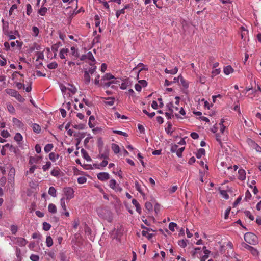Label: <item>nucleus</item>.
I'll return each mask as SVG.
<instances>
[{
  "mask_svg": "<svg viewBox=\"0 0 261 261\" xmlns=\"http://www.w3.org/2000/svg\"><path fill=\"white\" fill-rule=\"evenodd\" d=\"M98 216L106 220L109 222H111L113 220V216L112 212L106 208H100L98 210Z\"/></svg>",
  "mask_w": 261,
  "mask_h": 261,
  "instance_id": "f257e3e1",
  "label": "nucleus"
},
{
  "mask_svg": "<svg viewBox=\"0 0 261 261\" xmlns=\"http://www.w3.org/2000/svg\"><path fill=\"white\" fill-rule=\"evenodd\" d=\"M245 242L251 245H255L258 243L257 236L253 233L247 232L244 237Z\"/></svg>",
  "mask_w": 261,
  "mask_h": 261,
  "instance_id": "f03ea898",
  "label": "nucleus"
},
{
  "mask_svg": "<svg viewBox=\"0 0 261 261\" xmlns=\"http://www.w3.org/2000/svg\"><path fill=\"white\" fill-rule=\"evenodd\" d=\"M7 92L8 94L12 96H13L16 98V99L19 102H23L25 100L21 95L15 90L14 89H7Z\"/></svg>",
  "mask_w": 261,
  "mask_h": 261,
  "instance_id": "7ed1b4c3",
  "label": "nucleus"
},
{
  "mask_svg": "<svg viewBox=\"0 0 261 261\" xmlns=\"http://www.w3.org/2000/svg\"><path fill=\"white\" fill-rule=\"evenodd\" d=\"M64 192L67 200H70L73 197L74 191L72 188H65L64 190Z\"/></svg>",
  "mask_w": 261,
  "mask_h": 261,
  "instance_id": "20e7f679",
  "label": "nucleus"
},
{
  "mask_svg": "<svg viewBox=\"0 0 261 261\" xmlns=\"http://www.w3.org/2000/svg\"><path fill=\"white\" fill-rule=\"evenodd\" d=\"M12 240L16 241L15 243L18 245L20 246H24L27 243V240L25 239L22 238L13 237Z\"/></svg>",
  "mask_w": 261,
  "mask_h": 261,
  "instance_id": "39448f33",
  "label": "nucleus"
},
{
  "mask_svg": "<svg viewBox=\"0 0 261 261\" xmlns=\"http://www.w3.org/2000/svg\"><path fill=\"white\" fill-rule=\"evenodd\" d=\"M97 176V178L101 181H106L110 178V175L107 172H100Z\"/></svg>",
  "mask_w": 261,
  "mask_h": 261,
  "instance_id": "423d86ee",
  "label": "nucleus"
},
{
  "mask_svg": "<svg viewBox=\"0 0 261 261\" xmlns=\"http://www.w3.org/2000/svg\"><path fill=\"white\" fill-rule=\"evenodd\" d=\"M99 154L98 156V158L99 159H103L105 160H107L109 159V150L107 148L105 149L103 152L101 153V152H99Z\"/></svg>",
  "mask_w": 261,
  "mask_h": 261,
  "instance_id": "0eeeda50",
  "label": "nucleus"
},
{
  "mask_svg": "<svg viewBox=\"0 0 261 261\" xmlns=\"http://www.w3.org/2000/svg\"><path fill=\"white\" fill-rule=\"evenodd\" d=\"M15 175V169L14 167H11L8 174V180H13L14 179Z\"/></svg>",
  "mask_w": 261,
  "mask_h": 261,
  "instance_id": "6e6552de",
  "label": "nucleus"
},
{
  "mask_svg": "<svg viewBox=\"0 0 261 261\" xmlns=\"http://www.w3.org/2000/svg\"><path fill=\"white\" fill-rule=\"evenodd\" d=\"M238 179L241 180H244L246 178L245 171L243 169H240L238 170Z\"/></svg>",
  "mask_w": 261,
  "mask_h": 261,
  "instance_id": "1a4fd4ad",
  "label": "nucleus"
},
{
  "mask_svg": "<svg viewBox=\"0 0 261 261\" xmlns=\"http://www.w3.org/2000/svg\"><path fill=\"white\" fill-rule=\"evenodd\" d=\"M132 203L133 205H134L136 207V210L137 212H138L139 214H141V207L137 201V200L135 199H133L132 200Z\"/></svg>",
  "mask_w": 261,
  "mask_h": 261,
  "instance_id": "9d476101",
  "label": "nucleus"
},
{
  "mask_svg": "<svg viewBox=\"0 0 261 261\" xmlns=\"http://www.w3.org/2000/svg\"><path fill=\"white\" fill-rule=\"evenodd\" d=\"M12 122L15 125H16L17 127H18L19 128H21L24 125L21 121H20L19 119H18L16 118H13Z\"/></svg>",
  "mask_w": 261,
  "mask_h": 261,
  "instance_id": "9b49d317",
  "label": "nucleus"
},
{
  "mask_svg": "<svg viewBox=\"0 0 261 261\" xmlns=\"http://www.w3.org/2000/svg\"><path fill=\"white\" fill-rule=\"evenodd\" d=\"M223 71L225 74L228 75L233 72V69L230 65H228L224 68Z\"/></svg>",
  "mask_w": 261,
  "mask_h": 261,
  "instance_id": "f8f14e48",
  "label": "nucleus"
},
{
  "mask_svg": "<svg viewBox=\"0 0 261 261\" xmlns=\"http://www.w3.org/2000/svg\"><path fill=\"white\" fill-rule=\"evenodd\" d=\"M81 153L83 157L87 161H90L91 160V158L88 155L87 152L83 148L81 150Z\"/></svg>",
  "mask_w": 261,
  "mask_h": 261,
  "instance_id": "ddd939ff",
  "label": "nucleus"
},
{
  "mask_svg": "<svg viewBox=\"0 0 261 261\" xmlns=\"http://www.w3.org/2000/svg\"><path fill=\"white\" fill-rule=\"evenodd\" d=\"M49 159L53 162H55L57 159L59 157L58 154H56L55 152H50L48 155Z\"/></svg>",
  "mask_w": 261,
  "mask_h": 261,
  "instance_id": "4468645a",
  "label": "nucleus"
},
{
  "mask_svg": "<svg viewBox=\"0 0 261 261\" xmlns=\"http://www.w3.org/2000/svg\"><path fill=\"white\" fill-rule=\"evenodd\" d=\"M60 170L59 168L56 167L54 168L53 170H51L50 174L52 176L55 177H58L60 175Z\"/></svg>",
  "mask_w": 261,
  "mask_h": 261,
  "instance_id": "2eb2a0df",
  "label": "nucleus"
},
{
  "mask_svg": "<svg viewBox=\"0 0 261 261\" xmlns=\"http://www.w3.org/2000/svg\"><path fill=\"white\" fill-rule=\"evenodd\" d=\"M48 211L53 214H55L57 212V208L55 204L50 203L48 206Z\"/></svg>",
  "mask_w": 261,
  "mask_h": 261,
  "instance_id": "dca6fc26",
  "label": "nucleus"
},
{
  "mask_svg": "<svg viewBox=\"0 0 261 261\" xmlns=\"http://www.w3.org/2000/svg\"><path fill=\"white\" fill-rule=\"evenodd\" d=\"M84 77L85 83L88 85L90 82V76L88 72L86 70L84 71Z\"/></svg>",
  "mask_w": 261,
  "mask_h": 261,
  "instance_id": "f3484780",
  "label": "nucleus"
},
{
  "mask_svg": "<svg viewBox=\"0 0 261 261\" xmlns=\"http://www.w3.org/2000/svg\"><path fill=\"white\" fill-rule=\"evenodd\" d=\"M205 150L203 148H200L198 151L197 153L196 154V156L197 159H200L201 158L202 155H205Z\"/></svg>",
  "mask_w": 261,
  "mask_h": 261,
  "instance_id": "a211bd4d",
  "label": "nucleus"
},
{
  "mask_svg": "<svg viewBox=\"0 0 261 261\" xmlns=\"http://www.w3.org/2000/svg\"><path fill=\"white\" fill-rule=\"evenodd\" d=\"M115 79L114 76H113L110 73H106L103 76H102L101 81H106V80H110L111 79Z\"/></svg>",
  "mask_w": 261,
  "mask_h": 261,
  "instance_id": "6ab92c4d",
  "label": "nucleus"
},
{
  "mask_svg": "<svg viewBox=\"0 0 261 261\" xmlns=\"http://www.w3.org/2000/svg\"><path fill=\"white\" fill-rule=\"evenodd\" d=\"M68 51H69V50L67 48L62 49L60 50V53H59L60 57L61 58V59H65V54L67 55V53Z\"/></svg>",
  "mask_w": 261,
  "mask_h": 261,
  "instance_id": "aec40b11",
  "label": "nucleus"
},
{
  "mask_svg": "<svg viewBox=\"0 0 261 261\" xmlns=\"http://www.w3.org/2000/svg\"><path fill=\"white\" fill-rule=\"evenodd\" d=\"M210 252L211 251L210 250L205 249L204 251V255L201 257L200 261H205L206 259L208 257Z\"/></svg>",
  "mask_w": 261,
  "mask_h": 261,
  "instance_id": "412c9836",
  "label": "nucleus"
},
{
  "mask_svg": "<svg viewBox=\"0 0 261 261\" xmlns=\"http://www.w3.org/2000/svg\"><path fill=\"white\" fill-rule=\"evenodd\" d=\"M48 194L53 197H56L57 196L56 189L54 187H50L49 188Z\"/></svg>",
  "mask_w": 261,
  "mask_h": 261,
  "instance_id": "4be33fe9",
  "label": "nucleus"
},
{
  "mask_svg": "<svg viewBox=\"0 0 261 261\" xmlns=\"http://www.w3.org/2000/svg\"><path fill=\"white\" fill-rule=\"evenodd\" d=\"M167 124L168 126L165 128V130L168 134L171 135L172 133V131H171L172 124L171 122H167Z\"/></svg>",
  "mask_w": 261,
  "mask_h": 261,
  "instance_id": "5701e85b",
  "label": "nucleus"
},
{
  "mask_svg": "<svg viewBox=\"0 0 261 261\" xmlns=\"http://www.w3.org/2000/svg\"><path fill=\"white\" fill-rule=\"evenodd\" d=\"M179 78L180 81L181 82V84L182 85V86L186 89L188 88L189 86L188 82L185 81L184 77L181 75H179Z\"/></svg>",
  "mask_w": 261,
  "mask_h": 261,
  "instance_id": "b1692460",
  "label": "nucleus"
},
{
  "mask_svg": "<svg viewBox=\"0 0 261 261\" xmlns=\"http://www.w3.org/2000/svg\"><path fill=\"white\" fill-rule=\"evenodd\" d=\"M108 101H105V103L109 106H113L114 103L115 98L110 97L106 98Z\"/></svg>",
  "mask_w": 261,
  "mask_h": 261,
  "instance_id": "393cba45",
  "label": "nucleus"
},
{
  "mask_svg": "<svg viewBox=\"0 0 261 261\" xmlns=\"http://www.w3.org/2000/svg\"><path fill=\"white\" fill-rule=\"evenodd\" d=\"M112 149L115 154L118 153L120 151L119 146L115 143L112 144Z\"/></svg>",
  "mask_w": 261,
  "mask_h": 261,
  "instance_id": "a878e982",
  "label": "nucleus"
},
{
  "mask_svg": "<svg viewBox=\"0 0 261 261\" xmlns=\"http://www.w3.org/2000/svg\"><path fill=\"white\" fill-rule=\"evenodd\" d=\"M14 140L17 142L18 144L20 143L22 140V136L19 133H17L14 138Z\"/></svg>",
  "mask_w": 261,
  "mask_h": 261,
  "instance_id": "bb28decb",
  "label": "nucleus"
},
{
  "mask_svg": "<svg viewBox=\"0 0 261 261\" xmlns=\"http://www.w3.org/2000/svg\"><path fill=\"white\" fill-rule=\"evenodd\" d=\"M32 129L34 132L37 133H40L41 130L40 126L38 124L36 123L33 124Z\"/></svg>",
  "mask_w": 261,
  "mask_h": 261,
  "instance_id": "cd10ccee",
  "label": "nucleus"
},
{
  "mask_svg": "<svg viewBox=\"0 0 261 261\" xmlns=\"http://www.w3.org/2000/svg\"><path fill=\"white\" fill-rule=\"evenodd\" d=\"M251 142L252 143L253 148L255 149L257 152L261 153V147L252 140H251Z\"/></svg>",
  "mask_w": 261,
  "mask_h": 261,
  "instance_id": "c85d7f7f",
  "label": "nucleus"
},
{
  "mask_svg": "<svg viewBox=\"0 0 261 261\" xmlns=\"http://www.w3.org/2000/svg\"><path fill=\"white\" fill-rule=\"evenodd\" d=\"M46 246L48 247H51L53 244V241L50 236H47L46 239Z\"/></svg>",
  "mask_w": 261,
  "mask_h": 261,
  "instance_id": "c756f323",
  "label": "nucleus"
},
{
  "mask_svg": "<svg viewBox=\"0 0 261 261\" xmlns=\"http://www.w3.org/2000/svg\"><path fill=\"white\" fill-rule=\"evenodd\" d=\"M187 242H188L187 240H181L178 242V244L181 247L185 248L187 246Z\"/></svg>",
  "mask_w": 261,
  "mask_h": 261,
  "instance_id": "7c9ffc66",
  "label": "nucleus"
},
{
  "mask_svg": "<svg viewBox=\"0 0 261 261\" xmlns=\"http://www.w3.org/2000/svg\"><path fill=\"white\" fill-rule=\"evenodd\" d=\"M53 147L54 145L53 144H47L44 147V151L48 153L53 148Z\"/></svg>",
  "mask_w": 261,
  "mask_h": 261,
  "instance_id": "2f4dec72",
  "label": "nucleus"
},
{
  "mask_svg": "<svg viewBox=\"0 0 261 261\" xmlns=\"http://www.w3.org/2000/svg\"><path fill=\"white\" fill-rule=\"evenodd\" d=\"M10 151L12 152H13L16 155L19 154L20 150L18 148H17L16 147H15L13 145H11Z\"/></svg>",
  "mask_w": 261,
  "mask_h": 261,
  "instance_id": "473e14b6",
  "label": "nucleus"
},
{
  "mask_svg": "<svg viewBox=\"0 0 261 261\" xmlns=\"http://www.w3.org/2000/svg\"><path fill=\"white\" fill-rule=\"evenodd\" d=\"M47 67L50 69H55L58 67V64L56 62H53L48 64Z\"/></svg>",
  "mask_w": 261,
  "mask_h": 261,
  "instance_id": "72a5a7b5",
  "label": "nucleus"
},
{
  "mask_svg": "<svg viewBox=\"0 0 261 261\" xmlns=\"http://www.w3.org/2000/svg\"><path fill=\"white\" fill-rule=\"evenodd\" d=\"M40 49V46L39 45H38V44H37L36 43H34L33 45L32 46H31L30 48V51L31 52H32L33 51H34L35 49L38 50Z\"/></svg>",
  "mask_w": 261,
  "mask_h": 261,
  "instance_id": "f704fd0d",
  "label": "nucleus"
},
{
  "mask_svg": "<svg viewBox=\"0 0 261 261\" xmlns=\"http://www.w3.org/2000/svg\"><path fill=\"white\" fill-rule=\"evenodd\" d=\"M178 146L176 144H174L171 146L170 148V151L172 153L175 152L176 154H177V152H178Z\"/></svg>",
  "mask_w": 261,
  "mask_h": 261,
  "instance_id": "c9c22d12",
  "label": "nucleus"
},
{
  "mask_svg": "<svg viewBox=\"0 0 261 261\" xmlns=\"http://www.w3.org/2000/svg\"><path fill=\"white\" fill-rule=\"evenodd\" d=\"M10 229H11L12 233L13 234H15L17 232L18 228V227L17 225H12L11 226Z\"/></svg>",
  "mask_w": 261,
  "mask_h": 261,
  "instance_id": "e433bc0d",
  "label": "nucleus"
},
{
  "mask_svg": "<svg viewBox=\"0 0 261 261\" xmlns=\"http://www.w3.org/2000/svg\"><path fill=\"white\" fill-rule=\"evenodd\" d=\"M251 253L254 256H257L258 254V251L257 249L251 247V248L249 250Z\"/></svg>",
  "mask_w": 261,
  "mask_h": 261,
  "instance_id": "4c0bfd02",
  "label": "nucleus"
},
{
  "mask_svg": "<svg viewBox=\"0 0 261 261\" xmlns=\"http://www.w3.org/2000/svg\"><path fill=\"white\" fill-rule=\"evenodd\" d=\"M51 228V225L47 222L43 223V229L45 231L49 230Z\"/></svg>",
  "mask_w": 261,
  "mask_h": 261,
  "instance_id": "58836bf2",
  "label": "nucleus"
},
{
  "mask_svg": "<svg viewBox=\"0 0 261 261\" xmlns=\"http://www.w3.org/2000/svg\"><path fill=\"white\" fill-rule=\"evenodd\" d=\"M177 225L176 223L174 222H170L169 224V229L172 232L175 231V227H177Z\"/></svg>",
  "mask_w": 261,
  "mask_h": 261,
  "instance_id": "ea45409f",
  "label": "nucleus"
},
{
  "mask_svg": "<svg viewBox=\"0 0 261 261\" xmlns=\"http://www.w3.org/2000/svg\"><path fill=\"white\" fill-rule=\"evenodd\" d=\"M47 8L46 7H41L39 10H38V13H39L41 16L45 15V13L47 12Z\"/></svg>",
  "mask_w": 261,
  "mask_h": 261,
  "instance_id": "a19ab883",
  "label": "nucleus"
},
{
  "mask_svg": "<svg viewBox=\"0 0 261 261\" xmlns=\"http://www.w3.org/2000/svg\"><path fill=\"white\" fill-rule=\"evenodd\" d=\"M117 185V184L115 179H111L109 181V186L112 189L115 188Z\"/></svg>",
  "mask_w": 261,
  "mask_h": 261,
  "instance_id": "79ce46f5",
  "label": "nucleus"
},
{
  "mask_svg": "<svg viewBox=\"0 0 261 261\" xmlns=\"http://www.w3.org/2000/svg\"><path fill=\"white\" fill-rule=\"evenodd\" d=\"M113 132L114 134H118V135H122V136H123L124 137H127L128 136V135H127V134L126 133L122 132L121 130H113Z\"/></svg>",
  "mask_w": 261,
  "mask_h": 261,
  "instance_id": "37998d69",
  "label": "nucleus"
},
{
  "mask_svg": "<svg viewBox=\"0 0 261 261\" xmlns=\"http://www.w3.org/2000/svg\"><path fill=\"white\" fill-rule=\"evenodd\" d=\"M51 163L49 161L46 162V164L42 166V169L44 171H47L51 166Z\"/></svg>",
  "mask_w": 261,
  "mask_h": 261,
  "instance_id": "c03bdc74",
  "label": "nucleus"
},
{
  "mask_svg": "<svg viewBox=\"0 0 261 261\" xmlns=\"http://www.w3.org/2000/svg\"><path fill=\"white\" fill-rule=\"evenodd\" d=\"M114 83H116V82L110 81V82H103V83H101V86H102L103 87H104L105 88H108L111 85V84H113Z\"/></svg>",
  "mask_w": 261,
  "mask_h": 261,
  "instance_id": "a18cd8bd",
  "label": "nucleus"
},
{
  "mask_svg": "<svg viewBox=\"0 0 261 261\" xmlns=\"http://www.w3.org/2000/svg\"><path fill=\"white\" fill-rule=\"evenodd\" d=\"M1 135L3 138H7L10 136L9 133L7 130H2L1 132Z\"/></svg>",
  "mask_w": 261,
  "mask_h": 261,
  "instance_id": "49530a36",
  "label": "nucleus"
},
{
  "mask_svg": "<svg viewBox=\"0 0 261 261\" xmlns=\"http://www.w3.org/2000/svg\"><path fill=\"white\" fill-rule=\"evenodd\" d=\"M87 178L84 176H81L77 178V182L79 184H83L86 182Z\"/></svg>",
  "mask_w": 261,
  "mask_h": 261,
  "instance_id": "de8ad7c7",
  "label": "nucleus"
},
{
  "mask_svg": "<svg viewBox=\"0 0 261 261\" xmlns=\"http://www.w3.org/2000/svg\"><path fill=\"white\" fill-rule=\"evenodd\" d=\"M95 24L96 27H98L100 24V21L99 16L98 15H96L94 16Z\"/></svg>",
  "mask_w": 261,
  "mask_h": 261,
  "instance_id": "09e8293b",
  "label": "nucleus"
},
{
  "mask_svg": "<svg viewBox=\"0 0 261 261\" xmlns=\"http://www.w3.org/2000/svg\"><path fill=\"white\" fill-rule=\"evenodd\" d=\"M61 205L64 211H66V206L65 202V198L63 197L60 200Z\"/></svg>",
  "mask_w": 261,
  "mask_h": 261,
  "instance_id": "8fccbe9b",
  "label": "nucleus"
},
{
  "mask_svg": "<svg viewBox=\"0 0 261 261\" xmlns=\"http://www.w3.org/2000/svg\"><path fill=\"white\" fill-rule=\"evenodd\" d=\"M60 43H56L55 44H53L51 47V50L54 52H57L58 50V48L60 46Z\"/></svg>",
  "mask_w": 261,
  "mask_h": 261,
  "instance_id": "3c124183",
  "label": "nucleus"
},
{
  "mask_svg": "<svg viewBox=\"0 0 261 261\" xmlns=\"http://www.w3.org/2000/svg\"><path fill=\"white\" fill-rule=\"evenodd\" d=\"M71 53L72 55L75 57H79V54L77 49L73 46L71 47Z\"/></svg>",
  "mask_w": 261,
  "mask_h": 261,
  "instance_id": "603ef678",
  "label": "nucleus"
},
{
  "mask_svg": "<svg viewBox=\"0 0 261 261\" xmlns=\"http://www.w3.org/2000/svg\"><path fill=\"white\" fill-rule=\"evenodd\" d=\"M26 7H27V14L28 15H30L32 11L31 5L30 4H27L26 5Z\"/></svg>",
  "mask_w": 261,
  "mask_h": 261,
  "instance_id": "864d4df0",
  "label": "nucleus"
},
{
  "mask_svg": "<svg viewBox=\"0 0 261 261\" xmlns=\"http://www.w3.org/2000/svg\"><path fill=\"white\" fill-rule=\"evenodd\" d=\"M87 58H88L89 60L94 62L95 59L94 58V56L91 52H88L87 54L86 55Z\"/></svg>",
  "mask_w": 261,
  "mask_h": 261,
  "instance_id": "5fc2aeb1",
  "label": "nucleus"
},
{
  "mask_svg": "<svg viewBox=\"0 0 261 261\" xmlns=\"http://www.w3.org/2000/svg\"><path fill=\"white\" fill-rule=\"evenodd\" d=\"M244 214L246 216L248 217L251 220H254V216L251 214V213L248 211H246L244 212Z\"/></svg>",
  "mask_w": 261,
  "mask_h": 261,
  "instance_id": "6e6d98bb",
  "label": "nucleus"
},
{
  "mask_svg": "<svg viewBox=\"0 0 261 261\" xmlns=\"http://www.w3.org/2000/svg\"><path fill=\"white\" fill-rule=\"evenodd\" d=\"M95 118L94 116H90L89 119L88 125L90 128L94 127V125L91 123L92 120H94Z\"/></svg>",
  "mask_w": 261,
  "mask_h": 261,
  "instance_id": "4d7b16f0",
  "label": "nucleus"
},
{
  "mask_svg": "<svg viewBox=\"0 0 261 261\" xmlns=\"http://www.w3.org/2000/svg\"><path fill=\"white\" fill-rule=\"evenodd\" d=\"M145 208L150 211L152 210V205L150 202H146L145 204Z\"/></svg>",
  "mask_w": 261,
  "mask_h": 261,
  "instance_id": "13d9d810",
  "label": "nucleus"
},
{
  "mask_svg": "<svg viewBox=\"0 0 261 261\" xmlns=\"http://www.w3.org/2000/svg\"><path fill=\"white\" fill-rule=\"evenodd\" d=\"M30 259L32 261H39V257L37 255L32 254L30 257Z\"/></svg>",
  "mask_w": 261,
  "mask_h": 261,
  "instance_id": "bf43d9fd",
  "label": "nucleus"
},
{
  "mask_svg": "<svg viewBox=\"0 0 261 261\" xmlns=\"http://www.w3.org/2000/svg\"><path fill=\"white\" fill-rule=\"evenodd\" d=\"M7 109L11 113H14L15 110L14 107L11 104L7 105Z\"/></svg>",
  "mask_w": 261,
  "mask_h": 261,
  "instance_id": "052dcab7",
  "label": "nucleus"
},
{
  "mask_svg": "<svg viewBox=\"0 0 261 261\" xmlns=\"http://www.w3.org/2000/svg\"><path fill=\"white\" fill-rule=\"evenodd\" d=\"M98 146L99 147V151L101 152L102 151V146L103 145V142L101 138H99L98 140Z\"/></svg>",
  "mask_w": 261,
  "mask_h": 261,
  "instance_id": "680f3d73",
  "label": "nucleus"
},
{
  "mask_svg": "<svg viewBox=\"0 0 261 261\" xmlns=\"http://www.w3.org/2000/svg\"><path fill=\"white\" fill-rule=\"evenodd\" d=\"M220 193L225 199H228L229 198V196L226 191L221 190L220 191Z\"/></svg>",
  "mask_w": 261,
  "mask_h": 261,
  "instance_id": "e2e57ef3",
  "label": "nucleus"
},
{
  "mask_svg": "<svg viewBox=\"0 0 261 261\" xmlns=\"http://www.w3.org/2000/svg\"><path fill=\"white\" fill-rule=\"evenodd\" d=\"M73 127L76 129H83L85 128V125L83 124H80L77 125H74Z\"/></svg>",
  "mask_w": 261,
  "mask_h": 261,
  "instance_id": "0e129e2a",
  "label": "nucleus"
},
{
  "mask_svg": "<svg viewBox=\"0 0 261 261\" xmlns=\"http://www.w3.org/2000/svg\"><path fill=\"white\" fill-rule=\"evenodd\" d=\"M251 197V194L250 193V192L249 191V190H247L246 192L245 197L244 199L246 201H248V200L250 199Z\"/></svg>",
  "mask_w": 261,
  "mask_h": 261,
  "instance_id": "69168bd1",
  "label": "nucleus"
},
{
  "mask_svg": "<svg viewBox=\"0 0 261 261\" xmlns=\"http://www.w3.org/2000/svg\"><path fill=\"white\" fill-rule=\"evenodd\" d=\"M15 84L18 89L24 88V85L20 82H15Z\"/></svg>",
  "mask_w": 261,
  "mask_h": 261,
  "instance_id": "338daca9",
  "label": "nucleus"
},
{
  "mask_svg": "<svg viewBox=\"0 0 261 261\" xmlns=\"http://www.w3.org/2000/svg\"><path fill=\"white\" fill-rule=\"evenodd\" d=\"M96 69V67L93 65V66L92 67H91L90 68H89L88 71H87L89 73V74H93L95 72Z\"/></svg>",
  "mask_w": 261,
  "mask_h": 261,
  "instance_id": "774afa93",
  "label": "nucleus"
}]
</instances>
